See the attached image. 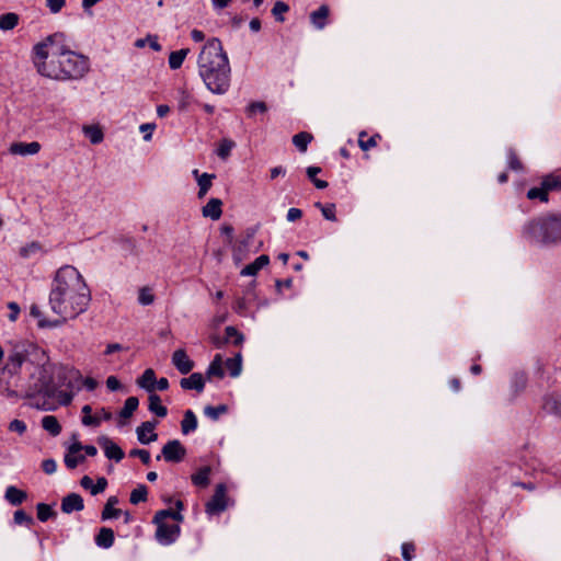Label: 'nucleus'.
<instances>
[{"label":"nucleus","mask_w":561,"mask_h":561,"mask_svg":"<svg viewBox=\"0 0 561 561\" xmlns=\"http://www.w3.org/2000/svg\"><path fill=\"white\" fill-rule=\"evenodd\" d=\"M90 301L91 291L79 271L71 265L58 268L51 282L48 302L62 323L85 312Z\"/></svg>","instance_id":"1"},{"label":"nucleus","mask_w":561,"mask_h":561,"mask_svg":"<svg viewBox=\"0 0 561 561\" xmlns=\"http://www.w3.org/2000/svg\"><path fill=\"white\" fill-rule=\"evenodd\" d=\"M81 379L78 369L65 365H43L37 380L30 386L25 396L35 400V407L45 411H54L58 405H68L72 401L70 392L60 390L61 387H73Z\"/></svg>","instance_id":"2"},{"label":"nucleus","mask_w":561,"mask_h":561,"mask_svg":"<svg viewBox=\"0 0 561 561\" xmlns=\"http://www.w3.org/2000/svg\"><path fill=\"white\" fill-rule=\"evenodd\" d=\"M198 75L206 88L215 94H225L230 88V65L219 38H210L197 59Z\"/></svg>","instance_id":"3"},{"label":"nucleus","mask_w":561,"mask_h":561,"mask_svg":"<svg viewBox=\"0 0 561 561\" xmlns=\"http://www.w3.org/2000/svg\"><path fill=\"white\" fill-rule=\"evenodd\" d=\"M53 65L42 66V76L54 80H79L90 69L89 58L60 46L51 53Z\"/></svg>","instance_id":"4"},{"label":"nucleus","mask_w":561,"mask_h":561,"mask_svg":"<svg viewBox=\"0 0 561 561\" xmlns=\"http://www.w3.org/2000/svg\"><path fill=\"white\" fill-rule=\"evenodd\" d=\"M523 237L533 244L557 245L561 243V213H548L527 221Z\"/></svg>","instance_id":"5"},{"label":"nucleus","mask_w":561,"mask_h":561,"mask_svg":"<svg viewBox=\"0 0 561 561\" xmlns=\"http://www.w3.org/2000/svg\"><path fill=\"white\" fill-rule=\"evenodd\" d=\"M64 39V34L55 33L45 38V41L37 43L33 48V62L42 75V66L49 68L53 65L51 53L60 48L58 44Z\"/></svg>","instance_id":"6"},{"label":"nucleus","mask_w":561,"mask_h":561,"mask_svg":"<svg viewBox=\"0 0 561 561\" xmlns=\"http://www.w3.org/2000/svg\"><path fill=\"white\" fill-rule=\"evenodd\" d=\"M186 456V448L179 439H172L167 442L161 449V455L157 456V460L161 457L167 462L179 463L184 460Z\"/></svg>","instance_id":"7"},{"label":"nucleus","mask_w":561,"mask_h":561,"mask_svg":"<svg viewBox=\"0 0 561 561\" xmlns=\"http://www.w3.org/2000/svg\"><path fill=\"white\" fill-rule=\"evenodd\" d=\"M154 524L157 525L156 539L159 543L168 546L178 539L181 531L178 524H168L165 520Z\"/></svg>","instance_id":"8"},{"label":"nucleus","mask_w":561,"mask_h":561,"mask_svg":"<svg viewBox=\"0 0 561 561\" xmlns=\"http://www.w3.org/2000/svg\"><path fill=\"white\" fill-rule=\"evenodd\" d=\"M38 347L30 342H21L16 344L9 355V363L15 368H20L22 364L27 360L28 356L37 352Z\"/></svg>","instance_id":"9"},{"label":"nucleus","mask_w":561,"mask_h":561,"mask_svg":"<svg viewBox=\"0 0 561 561\" xmlns=\"http://www.w3.org/2000/svg\"><path fill=\"white\" fill-rule=\"evenodd\" d=\"M226 507V486L225 484L220 483L216 486L211 499L206 503V513L209 515H215L225 511Z\"/></svg>","instance_id":"10"},{"label":"nucleus","mask_w":561,"mask_h":561,"mask_svg":"<svg viewBox=\"0 0 561 561\" xmlns=\"http://www.w3.org/2000/svg\"><path fill=\"white\" fill-rule=\"evenodd\" d=\"M73 438H76V435H73ZM82 449L83 445L77 439L67 448L64 461L68 469H75L85 460V456L80 454Z\"/></svg>","instance_id":"11"},{"label":"nucleus","mask_w":561,"mask_h":561,"mask_svg":"<svg viewBox=\"0 0 561 561\" xmlns=\"http://www.w3.org/2000/svg\"><path fill=\"white\" fill-rule=\"evenodd\" d=\"M98 443L104 449V454L108 459L119 462L124 458L123 449L108 437L102 436L98 439Z\"/></svg>","instance_id":"12"},{"label":"nucleus","mask_w":561,"mask_h":561,"mask_svg":"<svg viewBox=\"0 0 561 561\" xmlns=\"http://www.w3.org/2000/svg\"><path fill=\"white\" fill-rule=\"evenodd\" d=\"M172 364L182 375L188 374L194 368V362L183 348H179L172 354Z\"/></svg>","instance_id":"13"},{"label":"nucleus","mask_w":561,"mask_h":561,"mask_svg":"<svg viewBox=\"0 0 561 561\" xmlns=\"http://www.w3.org/2000/svg\"><path fill=\"white\" fill-rule=\"evenodd\" d=\"M157 423L151 421L142 422L137 428V438L141 444L148 445L157 440L158 435L154 433Z\"/></svg>","instance_id":"14"},{"label":"nucleus","mask_w":561,"mask_h":561,"mask_svg":"<svg viewBox=\"0 0 561 561\" xmlns=\"http://www.w3.org/2000/svg\"><path fill=\"white\" fill-rule=\"evenodd\" d=\"M84 508L83 499L78 493H70L65 496L61 501V511L65 514H71L72 512H80Z\"/></svg>","instance_id":"15"},{"label":"nucleus","mask_w":561,"mask_h":561,"mask_svg":"<svg viewBox=\"0 0 561 561\" xmlns=\"http://www.w3.org/2000/svg\"><path fill=\"white\" fill-rule=\"evenodd\" d=\"M41 150V144L37 141L32 142H13L11 144L9 151L12 154L19 156H33L38 153Z\"/></svg>","instance_id":"16"},{"label":"nucleus","mask_w":561,"mask_h":561,"mask_svg":"<svg viewBox=\"0 0 561 561\" xmlns=\"http://www.w3.org/2000/svg\"><path fill=\"white\" fill-rule=\"evenodd\" d=\"M180 385L184 390H196L197 392H202L205 387V380L201 373H193L188 377L182 378Z\"/></svg>","instance_id":"17"},{"label":"nucleus","mask_w":561,"mask_h":561,"mask_svg":"<svg viewBox=\"0 0 561 561\" xmlns=\"http://www.w3.org/2000/svg\"><path fill=\"white\" fill-rule=\"evenodd\" d=\"M222 202L219 198H210L202 208V214L211 220H218L222 215Z\"/></svg>","instance_id":"18"},{"label":"nucleus","mask_w":561,"mask_h":561,"mask_svg":"<svg viewBox=\"0 0 561 561\" xmlns=\"http://www.w3.org/2000/svg\"><path fill=\"white\" fill-rule=\"evenodd\" d=\"M270 263V256L262 254L254 262L244 266L241 271L242 276H255L263 267Z\"/></svg>","instance_id":"19"},{"label":"nucleus","mask_w":561,"mask_h":561,"mask_svg":"<svg viewBox=\"0 0 561 561\" xmlns=\"http://www.w3.org/2000/svg\"><path fill=\"white\" fill-rule=\"evenodd\" d=\"M30 313L32 317L36 318L38 321H37V325L39 328H56V327H59L62 324V321L61 320H47L44 316H43V312L41 311L39 307L37 305H32L31 308H30Z\"/></svg>","instance_id":"20"},{"label":"nucleus","mask_w":561,"mask_h":561,"mask_svg":"<svg viewBox=\"0 0 561 561\" xmlns=\"http://www.w3.org/2000/svg\"><path fill=\"white\" fill-rule=\"evenodd\" d=\"M4 499L13 506L21 505L26 499L27 494L25 491L18 489L14 485L7 488Z\"/></svg>","instance_id":"21"},{"label":"nucleus","mask_w":561,"mask_h":561,"mask_svg":"<svg viewBox=\"0 0 561 561\" xmlns=\"http://www.w3.org/2000/svg\"><path fill=\"white\" fill-rule=\"evenodd\" d=\"M211 468L209 466L202 467L197 472L191 476L192 483L198 488H207L209 485V476Z\"/></svg>","instance_id":"22"},{"label":"nucleus","mask_w":561,"mask_h":561,"mask_svg":"<svg viewBox=\"0 0 561 561\" xmlns=\"http://www.w3.org/2000/svg\"><path fill=\"white\" fill-rule=\"evenodd\" d=\"M137 385L148 392H153L156 389V374L153 369H146L144 374L137 379Z\"/></svg>","instance_id":"23"},{"label":"nucleus","mask_w":561,"mask_h":561,"mask_svg":"<svg viewBox=\"0 0 561 561\" xmlns=\"http://www.w3.org/2000/svg\"><path fill=\"white\" fill-rule=\"evenodd\" d=\"M197 417L192 410L184 412L183 420L181 422V431L183 435H187L197 428Z\"/></svg>","instance_id":"24"},{"label":"nucleus","mask_w":561,"mask_h":561,"mask_svg":"<svg viewBox=\"0 0 561 561\" xmlns=\"http://www.w3.org/2000/svg\"><path fill=\"white\" fill-rule=\"evenodd\" d=\"M82 131L88 137L92 145H98L103 141L104 134L99 125H84Z\"/></svg>","instance_id":"25"},{"label":"nucleus","mask_w":561,"mask_h":561,"mask_svg":"<svg viewBox=\"0 0 561 561\" xmlns=\"http://www.w3.org/2000/svg\"><path fill=\"white\" fill-rule=\"evenodd\" d=\"M149 405L148 409L150 412L154 413L159 417H164L168 414V410L161 403V399L158 394L150 392L149 394Z\"/></svg>","instance_id":"26"},{"label":"nucleus","mask_w":561,"mask_h":561,"mask_svg":"<svg viewBox=\"0 0 561 561\" xmlns=\"http://www.w3.org/2000/svg\"><path fill=\"white\" fill-rule=\"evenodd\" d=\"M95 543L102 548L112 547L114 543V531L111 528H101L95 537Z\"/></svg>","instance_id":"27"},{"label":"nucleus","mask_w":561,"mask_h":561,"mask_svg":"<svg viewBox=\"0 0 561 561\" xmlns=\"http://www.w3.org/2000/svg\"><path fill=\"white\" fill-rule=\"evenodd\" d=\"M224 376L225 371L222 368V357L220 354H217L207 368L206 377L208 379H210L211 377H218L221 379L224 378Z\"/></svg>","instance_id":"28"},{"label":"nucleus","mask_w":561,"mask_h":561,"mask_svg":"<svg viewBox=\"0 0 561 561\" xmlns=\"http://www.w3.org/2000/svg\"><path fill=\"white\" fill-rule=\"evenodd\" d=\"M328 16H329V8L323 4L318 10L313 11L310 14V20L317 28L322 30L325 26Z\"/></svg>","instance_id":"29"},{"label":"nucleus","mask_w":561,"mask_h":561,"mask_svg":"<svg viewBox=\"0 0 561 561\" xmlns=\"http://www.w3.org/2000/svg\"><path fill=\"white\" fill-rule=\"evenodd\" d=\"M42 426L45 431H47L50 435L57 436L61 432V426L54 415H46L42 419Z\"/></svg>","instance_id":"30"},{"label":"nucleus","mask_w":561,"mask_h":561,"mask_svg":"<svg viewBox=\"0 0 561 561\" xmlns=\"http://www.w3.org/2000/svg\"><path fill=\"white\" fill-rule=\"evenodd\" d=\"M215 178V174L209 173H203L199 176H197V184H198V193L197 197L199 199L204 198L209 188L211 187V180Z\"/></svg>","instance_id":"31"},{"label":"nucleus","mask_w":561,"mask_h":561,"mask_svg":"<svg viewBox=\"0 0 561 561\" xmlns=\"http://www.w3.org/2000/svg\"><path fill=\"white\" fill-rule=\"evenodd\" d=\"M188 53H190L188 48H182L179 50L171 51V54L169 56V67L172 70L179 69L182 66V64Z\"/></svg>","instance_id":"32"},{"label":"nucleus","mask_w":561,"mask_h":561,"mask_svg":"<svg viewBox=\"0 0 561 561\" xmlns=\"http://www.w3.org/2000/svg\"><path fill=\"white\" fill-rule=\"evenodd\" d=\"M19 24V15L14 12H8L0 15V30L11 31Z\"/></svg>","instance_id":"33"},{"label":"nucleus","mask_w":561,"mask_h":561,"mask_svg":"<svg viewBox=\"0 0 561 561\" xmlns=\"http://www.w3.org/2000/svg\"><path fill=\"white\" fill-rule=\"evenodd\" d=\"M117 503L118 499L116 496L108 497L102 512V519L117 518L119 516L121 510L114 508V505Z\"/></svg>","instance_id":"34"},{"label":"nucleus","mask_w":561,"mask_h":561,"mask_svg":"<svg viewBox=\"0 0 561 561\" xmlns=\"http://www.w3.org/2000/svg\"><path fill=\"white\" fill-rule=\"evenodd\" d=\"M225 364L231 377H238L241 374L242 356L240 353L232 358H228Z\"/></svg>","instance_id":"35"},{"label":"nucleus","mask_w":561,"mask_h":561,"mask_svg":"<svg viewBox=\"0 0 561 561\" xmlns=\"http://www.w3.org/2000/svg\"><path fill=\"white\" fill-rule=\"evenodd\" d=\"M82 416V424L84 426H93L98 427L100 425V417L98 415H92V408L89 404H85L81 409Z\"/></svg>","instance_id":"36"},{"label":"nucleus","mask_w":561,"mask_h":561,"mask_svg":"<svg viewBox=\"0 0 561 561\" xmlns=\"http://www.w3.org/2000/svg\"><path fill=\"white\" fill-rule=\"evenodd\" d=\"M139 400L137 397H128L124 403L123 409L119 412V416L123 419H129L133 413L137 410Z\"/></svg>","instance_id":"37"},{"label":"nucleus","mask_w":561,"mask_h":561,"mask_svg":"<svg viewBox=\"0 0 561 561\" xmlns=\"http://www.w3.org/2000/svg\"><path fill=\"white\" fill-rule=\"evenodd\" d=\"M312 135L307 131H300L293 137V144L299 151L305 152L309 142L312 140Z\"/></svg>","instance_id":"38"},{"label":"nucleus","mask_w":561,"mask_h":561,"mask_svg":"<svg viewBox=\"0 0 561 561\" xmlns=\"http://www.w3.org/2000/svg\"><path fill=\"white\" fill-rule=\"evenodd\" d=\"M148 495V489L145 484H139L137 488H135L131 493L129 501L131 504L137 505L141 502H145L147 500Z\"/></svg>","instance_id":"39"},{"label":"nucleus","mask_w":561,"mask_h":561,"mask_svg":"<svg viewBox=\"0 0 561 561\" xmlns=\"http://www.w3.org/2000/svg\"><path fill=\"white\" fill-rule=\"evenodd\" d=\"M234 146V141L230 139H222L217 148L216 153L220 159L226 160L230 156Z\"/></svg>","instance_id":"40"},{"label":"nucleus","mask_w":561,"mask_h":561,"mask_svg":"<svg viewBox=\"0 0 561 561\" xmlns=\"http://www.w3.org/2000/svg\"><path fill=\"white\" fill-rule=\"evenodd\" d=\"M154 301V295L150 287H141L138 291V302L141 306H149L153 304Z\"/></svg>","instance_id":"41"},{"label":"nucleus","mask_w":561,"mask_h":561,"mask_svg":"<svg viewBox=\"0 0 561 561\" xmlns=\"http://www.w3.org/2000/svg\"><path fill=\"white\" fill-rule=\"evenodd\" d=\"M225 332H226L225 342H229L230 340H232V343L234 345L242 344L244 336L234 327H231V325L227 327L225 329Z\"/></svg>","instance_id":"42"},{"label":"nucleus","mask_w":561,"mask_h":561,"mask_svg":"<svg viewBox=\"0 0 561 561\" xmlns=\"http://www.w3.org/2000/svg\"><path fill=\"white\" fill-rule=\"evenodd\" d=\"M314 206L318 207L321 210L322 216L327 220L336 221L335 205L334 204H325V205H323L320 202H318V203L314 204Z\"/></svg>","instance_id":"43"},{"label":"nucleus","mask_w":561,"mask_h":561,"mask_svg":"<svg viewBox=\"0 0 561 561\" xmlns=\"http://www.w3.org/2000/svg\"><path fill=\"white\" fill-rule=\"evenodd\" d=\"M228 410L227 405L225 404H220L218 407H211V405H207L205 407L204 409V413L206 416H208L209 419L216 421L219 419V416L224 413H226Z\"/></svg>","instance_id":"44"},{"label":"nucleus","mask_w":561,"mask_h":561,"mask_svg":"<svg viewBox=\"0 0 561 561\" xmlns=\"http://www.w3.org/2000/svg\"><path fill=\"white\" fill-rule=\"evenodd\" d=\"M542 185L548 191V193L550 191L561 190V178L553 174L547 175L542 180Z\"/></svg>","instance_id":"45"},{"label":"nucleus","mask_w":561,"mask_h":561,"mask_svg":"<svg viewBox=\"0 0 561 561\" xmlns=\"http://www.w3.org/2000/svg\"><path fill=\"white\" fill-rule=\"evenodd\" d=\"M527 197L529 199H540L543 203L548 202V191L545 188V186L541 184L540 187H531L527 192Z\"/></svg>","instance_id":"46"},{"label":"nucleus","mask_w":561,"mask_h":561,"mask_svg":"<svg viewBox=\"0 0 561 561\" xmlns=\"http://www.w3.org/2000/svg\"><path fill=\"white\" fill-rule=\"evenodd\" d=\"M36 508H37V518L41 522H46L55 515V512L48 504L38 503Z\"/></svg>","instance_id":"47"},{"label":"nucleus","mask_w":561,"mask_h":561,"mask_svg":"<svg viewBox=\"0 0 561 561\" xmlns=\"http://www.w3.org/2000/svg\"><path fill=\"white\" fill-rule=\"evenodd\" d=\"M42 247L38 242H31L20 249V255L24 259H28L41 251Z\"/></svg>","instance_id":"48"},{"label":"nucleus","mask_w":561,"mask_h":561,"mask_svg":"<svg viewBox=\"0 0 561 561\" xmlns=\"http://www.w3.org/2000/svg\"><path fill=\"white\" fill-rule=\"evenodd\" d=\"M288 10H289V7L287 3H285L284 1H276L272 9V14L276 19V21L284 22L283 14L288 12Z\"/></svg>","instance_id":"49"},{"label":"nucleus","mask_w":561,"mask_h":561,"mask_svg":"<svg viewBox=\"0 0 561 561\" xmlns=\"http://www.w3.org/2000/svg\"><path fill=\"white\" fill-rule=\"evenodd\" d=\"M365 136H366V133L362 131L359 134V138H358V145H359L362 150L367 151V150H369V149H371V148L377 146L376 138L379 137L378 135L373 136V137L368 138L367 140H364Z\"/></svg>","instance_id":"50"},{"label":"nucleus","mask_w":561,"mask_h":561,"mask_svg":"<svg viewBox=\"0 0 561 561\" xmlns=\"http://www.w3.org/2000/svg\"><path fill=\"white\" fill-rule=\"evenodd\" d=\"M266 111H267L266 104L261 101L252 102L247 107V114L249 117L254 116L256 113L264 114Z\"/></svg>","instance_id":"51"},{"label":"nucleus","mask_w":561,"mask_h":561,"mask_svg":"<svg viewBox=\"0 0 561 561\" xmlns=\"http://www.w3.org/2000/svg\"><path fill=\"white\" fill-rule=\"evenodd\" d=\"M14 523L18 525L25 524L27 526H31L33 524V517L28 514H26L23 510H19L14 512L13 515Z\"/></svg>","instance_id":"52"},{"label":"nucleus","mask_w":561,"mask_h":561,"mask_svg":"<svg viewBox=\"0 0 561 561\" xmlns=\"http://www.w3.org/2000/svg\"><path fill=\"white\" fill-rule=\"evenodd\" d=\"M129 456L138 457L141 460V462L146 466H148L151 460L150 453L146 449H137V448L131 449L129 453Z\"/></svg>","instance_id":"53"},{"label":"nucleus","mask_w":561,"mask_h":561,"mask_svg":"<svg viewBox=\"0 0 561 561\" xmlns=\"http://www.w3.org/2000/svg\"><path fill=\"white\" fill-rule=\"evenodd\" d=\"M508 167L514 171H520L523 165L514 150L510 149L507 152Z\"/></svg>","instance_id":"54"},{"label":"nucleus","mask_w":561,"mask_h":561,"mask_svg":"<svg viewBox=\"0 0 561 561\" xmlns=\"http://www.w3.org/2000/svg\"><path fill=\"white\" fill-rule=\"evenodd\" d=\"M415 546L412 542H404L401 546L402 558L405 561H412L414 558Z\"/></svg>","instance_id":"55"},{"label":"nucleus","mask_w":561,"mask_h":561,"mask_svg":"<svg viewBox=\"0 0 561 561\" xmlns=\"http://www.w3.org/2000/svg\"><path fill=\"white\" fill-rule=\"evenodd\" d=\"M9 430L11 432H16L18 434L23 435L26 432V424L25 422L15 419L10 422Z\"/></svg>","instance_id":"56"},{"label":"nucleus","mask_w":561,"mask_h":561,"mask_svg":"<svg viewBox=\"0 0 561 561\" xmlns=\"http://www.w3.org/2000/svg\"><path fill=\"white\" fill-rule=\"evenodd\" d=\"M253 236H254V231L248 232L247 239L244 241H242L237 248H234V250H233L234 260H241L240 254L242 252V248L247 247L250 243Z\"/></svg>","instance_id":"57"},{"label":"nucleus","mask_w":561,"mask_h":561,"mask_svg":"<svg viewBox=\"0 0 561 561\" xmlns=\"http://www.w3.org/2000/svg\"><path fill=\"white\" fill-rule=\"evenodd\" d=\"M547 404L550 405L553 412L561 417V396L550 397Z\"/></svg>","instance_id":"58"},{"label":"nucleus","mask_w":561,"mask_h":561,"mask_svg":"<svg viewBox=\"0 0 561 561\" xmlns=\"http://www.w3.org/2000/svg\"><path fill=\"white\" fill-rule=\"evenodd\" d=\"M156 128V125L153 123H146L140 125L139 129L141 133H144V140L149 141L152 137V131Z\"/></svg>","instance_id":"59"},{"label":"nucleus","mask_w":561,"mask_h":561,"mask_svg":"<svg viewBox=\"0 0 561 561\" xmlns=\"http://www.w3.org/2000/svg\"><path fill=\"white\" fill-rule=\"evenodd\" d=\"M42 469L46 474H53L57 470V463L54 459H45L42 462Z\"/></svg>","instance_id":"60"},{"label":"nucleus","mask_w":561,"mask_h":561,"mask_svg":"<svg viewBox=\"0 0 561 561\" xmlns=\"http://www.w3.org/2000/svg\"><path fill=\"white\" fill-rule=\"evenodd\" d=\"M107 486V480L104 477H100L96 480V483H93L92 495H96L102 493Z\"/></svg>","instance_id":"61"},{"label":"nucleus","mask_w":561,"mask_h":561,"mask_svg":"<svg viewBox=\"0 0 561 561\" xmlns=\"http://www.w3.org/2000/svg\"><path fill=\"white\" fill-rule=\"evenodd\" d=\"M66 0H47L46 4L51 13H58L65 5Z\"/></svg>","instance_id":"62"},{"label":"nucleus","mask_w":561,"mask_h":561,"mask_svg":"<svg viewBox=\"0 0 561 561\" xmlns=\"http://www.w3.org/2000/svg\"><path fill=\"white\" fill-rule=\"evenodd\" d=\"M527 378L525 374H516L514 376L513 385L517 390H523L526 387Z\"/></svg>","instance_id":"63"},{"label":"nucleus","mask_w":561,"mask_h":561,"mask_svg":"<svg viewBox=\"0 0 561 561\" xmlns=\"http://www.w3.org/2000/svg\"><path fill=\"white\" fill-rule=\"evenodd\" d=\"M8 308L10 310L8 318L10 321L14 322L20 314V307L16 302L11 301L8 304Z\"/></svg>","instance_id":"64"}]
</instances>
